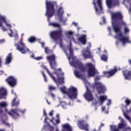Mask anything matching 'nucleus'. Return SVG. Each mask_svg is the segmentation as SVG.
<instances>
[{
	"instance_id": "obj_1",
	"label": "nucleus",
	"mask_w": 131,
	"mask_h": 131,
	"mask_svg": "<svg viewBox=\"0 0 131 131\" xmlns=\"http://www.w3.org/2000/svg\"><path fill=\"white\" fill-rule=\"evenodd\" d=\"M111 15L112 27L116 33L115 39H118L123 46H124L126 43H131L129 37L128 36H123L121 32V25H125V33H128L129 32V29L126 26V24L122 20L121 13L120 12L112 13Z\"/></svg>"
},
{
	"instance_id": "obj_2",
	"label": "nucleus",
	"mask_w": 131,
	"mask_h": 131,
	"mask_svg": "<svg viewBox=\"0 0 131 131\" xmlns=\"http://www.w3.org/2000/svg\"><path fill=\"white\" fill-rule=\"evenodd\" d=\"M70 63L71 66L80 69V71H85L86 68V69H88L87 72L89 77H93L95 76L96 74H98L97 70L92 62H88L86 63L85 67L83 66L82 62L78 60L76 61H72V62L70 61Z\"/></svg>"
},
{
	"instance_id": "obj_3",
	"label": "nucleus",
	"mask_w": 131,
	"mask_h": 131,
	"mask_svg": "<svg viewBox=\"0 0 131 131\" xmlns=\"http://www.w3.org/2000/svg\"><path fill=\"white\" fill-rule=\"evenodd\" d=\"M49 26H52L53 27L60 28L58 31H53V32H51L50 33V36L54 41L56 42V43H59L60 47H61L63 50H64V46L62 44V30L61 29L60 24H58V23H49Z\"/></svg>"
},
{
	"instance_id": "obj_4",
	"label": "nucleus",
	"mask_w": 131,
	"mask_h": 131,
	"mask_svg": "<svg viewBox=\"0 0 131 131\" xmlns=\"http://www.w3.org/2000/svg\"><path fill=\"white\" fill-rule=\"evenodd\" d=\"M60 91L68 95V97L71 99H76L78 94L77 88L74 86H70L67 90L66 87L64 86L60 88Z\"/></svg>"
},
{
	"instance_id": "obj_5",
	"label": "nucleus",
	"mask_w": 131,
	"mask_h": 131,
	"mask_svg": "<svg viewBox=\"0 0 131 131\" xmlns=\"http://www.w3.org/2000/svg\"><path fill=\"white\" fill-rule=\"evenodd\" d=\"M73 34H74V32H73V31H67L66 32H65V35L67 36H71L70 38V45L69 46H67V48H68L69 50H66V51L64 50L66 55L67 56V57L69 60L70 61L71 58L73 57V49L72 48L71 42L72 41H73L75 43H76L74 38L72 36V35H73ZM68 51H69V56L68 54Z\"/></svg>"
},
{
	"instance_id": "obj_6",
	"label": "nucleus",
	"mask_w": 131,
	"mask_h": 131,
	"mask_svg": "<svg viewBox=\"0 0 131 131\" xmlns=\"http://www.w3.org/2000/svg\"><path fill=\"white\" fill-rule=\"evenodd\" d=\"M5 113L3 112L2 110H0V119L3 121V124L10 126V124L7 121V114H9L14 119H16V110H11V112H8L7 110L5 109Z\"/></svg>"
},
{
	"instance_id": "obj_7",
	"label": "nucleus",
	"mask_w": 131,
	"mask_h": 131,
	"mask_svg": "<svg viewBox=\"0 0 131 131\" xmlns=\"http://www.w3.org/2000/svg\"><path fill=\"white\" fill-rule=\"evenodd\" d=\"M101 79L100 77L99 76H97V77H95V83L92 85V87L93 89H96L97 90L98 93H103L106 91L107 88H106V86L102 82H100V81H98V80H100Z\"/></svg>"
},
{
	"instance_id": "obj_8",
	"label": "nucleus",
	"mask_w": 131,
	"mask_h": 131,
	"mask_svg": "<svg viewBox=\"0 0 131 131\" xmlns=\"http://www.w3.org/2000/svg\"><path fill=\"white\" fill-rule=\"evenodd\" d=\"M56 5V2H46V13L45 15L48 17V21H50V17L53 16L55 13L54 5Z\"/></svg>"
},
{
	"instance_id": "obj_9",
	"label": "nucleus",
	"mask_w": 131,
	"mask_h": 131,
	"mask_svg": "<svg viewBox=\"0 0 131 131\" xmlns=\"http://www.w3.org/2000/svg\"><path fill=\"white\" fill-rule=\"evenodd\" d=\"M3 23L5 24V25L7 28H8L11 32V33H9V35L10 37H12L13 34V32L12 30H11V28H12L11 23L10 20H7L6 16H4V15H1L0 14V28H1L2 30L3 31H7L6 28L3 26Z\"/></svg>"
},
{
	"instance_id": "obj_10",
	"label": "nucleus",
	"mask_w": 131,
	"mask_h": 131,
	"mask_svg": "<svg viewBox=\"0 0 131 131\" xmlns=\"http://www.w3.org/2000/svg\"><path fill=\"white\" fill-rule=\"evenodd\" d=\"M42 68V69H45V70H46V71H47V73H48V74L49 75V76H50V77H51V78H52L53 80H54V81L55 82V83H56L57 84H58V83H59V84H61L62 83H64V73H61V74H57L56 73V72H54L55 74H56V75H57V79H58V81H57V79H56L55 77H54L53 73H51L50 72V71H49L48 69H47V67H46V66H41Z\"/></svg>"
},
{
	"instance_id": "obj_11",
	"label": "nucleus",
	"mask_w": 131,
	"mask_h": 131,
	"mask_svg": "<svg viewBox=\"0 0 131 131\" xmlns=\"http://www.w3.org/2000/svg\"><path fill=\"white\" fill-rule=\"evenodd\" d=\"M83 83L85 84V87L86 88V90L84 94V97L86 99V100H88V101H91L93 100L94 97L93 96V94L91 91V90H89L88 89V86H90V83L86 79H82Z\"/></svg>"
},
{
	"instance_id": "obj_12",
	"label": "nucleus",
	"mask_w": 131,
	"mask_h": 131,
	"mask_svg": "<svg viewBox=\"0 0 131 131\" xmlns=\"http://www.w3.org/2000/svg\"><path fill=\"white\" fill-rule=\"evenodd\" d=\"M15 46L16 47L17 50H18V51H20L23 54L29 51V49L27 48L26 44L24 43L22 38L18 43L15 44Z\"/></svg>"
},
{
	"instance_id": "obj_13",
	"label": "nucleus",
	"mask_w": 131,
	"mask_h": 131,
	"mask_svg": "<svg viewBox=\"0 0 131 131\" xmlns=\"http://www.w3.org/2000/svg\"><path fill=\"white\" fill-rule=\"evenodd\" d=\"M119 119L121 120V122L119 123L118 125V128L115 125H111V131H120L119 129L126 127L127 124L123 118H121V117L120 116L119 117ZM123 131H125V130H123Z\"/></svg>"
},
{
	"instance_id": "obj_14",
	"label": "nucleus",
	"mask_w": 131,
	"mask_h": 131,
	"mask_svg": "<svg viewBox=\"0 0 131 131\" xmlns=\"http://www.w3.org/2000/svg\"><path fill=\"white\" fill-rule=\"evenodd\" d=\"M92 47V44L91 42L88 43V46L86 47L85 49H83L81 51L82 56L84 58H90L91 57H93V55L91 53L90 49Z\"/></svg>"
},
{
	"instance_id": "obj_15",
	"label": "nucleus",
	"mask_w": 131,
	"mask_h": 131,
	"mask_svg": "<svg viewBox=\"0 0 131 131\" xmlns=\"http://www.w3.org/2000/svg\"><path fill=\"white\" fill-rule=\"evenodd\" d=\"M64 13V10L62 7H59L57 10V14H55V16L58 17V20L62 23V25H66V21L67 20V17H64L63 14Z\"/></svg>"
},
{
	"instance_id": "obj_16",
	"label": "nucleus",
	"mask_w": 131,
	"mask_h": 131,
	"mask_svg": "<svg viewBox=\"0 0 131 131\" xmlns=\"http://www.w3.org/2000/svg\"><path fill=\"white\" fill-rule=\"evenodd\" d=\"M93 4L97 14L99 15L103 13L101 0H97V5L96 4L95 0H94Z\"/></svg>"
},
{
	"instance_id": "obj_17",
	"label": "nucleus",
	"mask_w": 131,
	"mask_h": 131,
	"mask_svg": "<svg viewBox=\"0 0 131 131\" xmlns=\"http://www.w3.org/2000/svg\"><path fill=\"white\" fill-rule=\"evenodd\" d=\"M47 60H48L51 69L53 70H56L57 63L56 62V56L54 54L52 55H49L47 57Z\"/></svg>"
},
{
	"instance_id": "obj_18",
	"label": "nucleus",
	"mask_w": 131,
	"mask_h": 131,
	"mask_svg": "<svg viewBox=\"0 0 131 131\" xmlns=\"http://www.w3.org/2000/svg\"><path fill=\"white\" fill-rule=\"evenodd\" d=\"M78 125L80 129H83L86 131H89V125L86 123V121L83 120L78 121Z\"/></svg>"
},
{
	"instance_id": "obj_19",
	"label": "nucleus",
	"mask_w": 131,
	"mask_h": 131,
	"mask_svg": "<svg viewBox=\"0 0 131 131\" xmlns=\"http://www.w3.org/2000/svg\"><path fill=\"white\" fill-rule=\"evenodd\" d=\"M118 0H106V4L108 8H112L115 5H119Z\"/></svg>"
},
{
	"instance_id": "obj_20",
	"label": "nucleus",
	"mask_w": 131,
	"mask_h": 131,
	"mask_svg": "<svg viewBox=\"0 0 131 131\" xmlns=\"http://www.w3.org/2000/svg\"><path fill=\"white\" fill-rule=\"evenodd\" d=\"M6 81L8 82V84L11 86V87H14V86L16 84V79L12 76L7 78V79H6Z\"/></svg>"
},
{
	"instance_id": "obj_21",
	"label": "nucleus",
	"mask_w": 131,
	"mask_h": 131,
	"mask_svg": "<svg viewBox=\"0 0 131 131\" xmlns=\"http://www.w3.org/2000/svg\"><path fill=\"white\" fill-rule=\"evenodd\" d=\"M117 71V68L115 67V68L111 70V71H108V72H103V74L105 77H109L114 75V74H115Z\"/></svg>"
},
{
	"instance_id": "obj_22",
	"label": "nucleus",
	"mask_w": 131,
	"mask_h": 131,
	"mask_svg": "<svg viewBox=\"0 0 131 131\" xmlns=\"http://www.w3.org/2000/svg\"><path fill=\"white\" fill-rule=\"evenodd\" d=\"M15 97L13 99V100L11 102V105L12 106H14L15 105L17 106L19 104L20 100L17 98V96L16 94V93H14Z\"/></svg>"
},
{
	"instance_id": "obj_23",
	"label": "nucleus",
	"mask_w": 131,
	"mask_h": 131,
	"mask_svg": "<svg viewBox=\"0 0 131 131\" xmlns=\"http://www.w3.org/2000/svg\"><path fill=\"white\" fill-rule=\"evenodd\" d=\"M62 131H72V127L70 124L67 123L62 125Z\"/></svg>"
},
{
	"instance_id": "obj_24",
	"label": "nucleus",
	"mask_w": 131,
	"mask_h": 131,
	"mask_svg": "<svg viewBox=\"0 0 131 131\" xmlns=\"http://www.w3.org/2000/svg\"><path fill=\"white\" fill-rule=\"evenodd\" d=\"M7 91L5 88L3 87L0 88V99L4 98L5 96L7 95Z\"/></svg>"
},
{
	"instance_id": "obj_25",
	"label": "nucleus",
	"mask_w": 131,
	"mask_h": 131,
	"mask_svg": "<svg viewBox=\"0 0 131 131\" xmlns=\"http://www.w3.org/2000/svg\"><path fill=\"white\" fill-rule=\"evenodd\" d=\"M107 95H101L99 97L98 99V103L99 105H102L103 104L104 101L107 99Z\"/></svg>"
},
{
	"instance_id": "obj_26",
	"label": "nucleus",
	"mask_w": 131,
	"mask_h": 131,
	"mask_svg": "<svg viewBox=\"0 0 131 131\" xmlns=\"http://www.w3.org/2000/svg\"><path fill=\"white\" fill-rule=\"evenodd\" d=\"M78 41L81 42L82 44L85 45L86 43V35H82L78 38Z\"/></svg>"
},
{
	"instance_id": "obj_27",
	"label": "nucleus",
	"mask_w": 131,
	"mask_h": 131,
	"mask_svg": "<svg viewBox=\"0 0 131 131\" xmlns=\"http://www.w3.org/2000/svg\"><path fill=\"white\" fill-rule=\"evenodd\" d=\"M123 75L124 76L125 79H131V71H123Z\"/></svg>"
},
{
	"instance_id": "obj_28",
	"label": "nucleus",
	"mask_w": 131,
	"mask_h": 131,
	"mask_svg": "<svg viewBox=\"0 0 131 131\" xmlns=\"http://www.w3.org/2000/svg\"><path fill=\"white\" fill-rule=\"evenodd\" d=\"M12 54L11 53H9V54L7 55L6 58V61L5 63L6 64H8L10 63L12 60Z\"/></svg>"
},
{
	"instance_id": "obj_29",
	"label": "nucleus",
	"mask_w": 131,
	"mask_h": 131,
	"mask_svg": "<svg viewBox=\"0 0 131 131\" xmlns=\"http://www.w3.org/2000/svg\"><path fill=\"white\" fill-rule=\"evenodd\" d=\"M43 129H49L50 131H53L54 128V127H53V126L50 125L49 123H47V125H46V126H43Z\"/></svg>"
},
{
	"instance_id": "obj_30",
	"label": "nucleus",
	"mask_w": 131,
	"mask_h": 131,
	"mask_svg": "<svg viewBox=\"0 0 131 131\" xmlns=\"http://www.w3.org/2000/svg\"><path fill=\"white\" fill-rule=\"evenodd\" d=\"M74 73L75 76H76V77H77V78H82L83 76L82 74H81V73L78 71L75 70L74 71Z\"/></svg>"
},
{
	"instance_id": "obj_31",
	"label": "nucleus",
	"mask_w": 131,
	"mask_h": 131,
	"mask_svg": "<svg viewBox=\"0 0 131 131\" xmlns=\"http://www.w3.org/2000/svg\"><path fill=\"white\" fill-rule=\"evenodd\" d=\"M51 122L53 123V124H59L60 123V121L59 119H55V118H52V120H51Z\"/></svg>"
},
{
	"instance_id": "obj_32",
	"label": "nucleus",
	"mask_w": 131,
	"mask_h": 131,
	"mask_svg": "<svg viewBox=\"0 0 131 131\" xmlns=\"http://www.w3.org/2000/svg\"><path fill=\"white\" fill-rule=\"evenodd\" d=\"M126 0H124L125 1ZM126 7L129 9V12H131V0H127V6Z\"/></svg>"
},
{
	"instance_id": "obj_33",
	"label": "nucleus",
	"mask_w": 131,
	"mask_h": 131,
	"mask_svg": "<svg viewBox=\"0 0 131 131\" xmlns=\"http://www.w3.org/2000/svg\"><path fill=\"white\" fill-rule=\"evenodd\" d=\"M130 111H131V108H130ZM123 115L124 116V117L126 118V119L128 120V121L131 124V118H130L129 116H128L126 113H125L124 111H123Z\"/></svg>"
},
{
	"instance_id": "obj_34",
	"label": "nucleus",
	"mask_w": 131,
	"mask_h": 131,
	"mask_svg": "<svg viewBox=\"0 0 131 131\" xmlns=\"http://www.w3.org/2000/svg\"><path fill=\"white\" fill-rule=\"evenodd\" d=\"M60 103L63 108H67V106L68 105V103H67L66 101H60Z\"/></svg>"
},
{
	"instance_id": "obj_35",
	"label": "nucleus",
	"mask_w": 131,
	"mask_h": 131,
	"mask_svg": "<svg viewBox=\"0 0 131 131\" xmlns=\"http://www.w3.org/2000/svg\"><path fill=\"white\" fill-rule=\"evenodd\" d=\"M7 103L6 101H2L0 102V108L5 107L7 106Z\"/></svg>"
},
{
	"instance_id": "obj_36",
	"label": "nucleus",
	"mask_w": 131,
	"mask_h": 131,
	"mask_svg": "<svg viewBox=\"0 0 131 131\" xmlns=\"http://www.w3.org/2000/svg\"><path fill=\"white\" fill-rule=\"evenodd\" d=\"M107 59V55H103L101 56V59L104 61H106Z\"/></svg>"
},
{
	"instance_id": "obj_37",
	"label": "nucleus",
	"mask_w": 131,
	"mask_h": 131,
	"mask_svg": "<svg viewBox=\"0 0 131 131\" xmlns=\"http://www.w3.org/2000/svg\"><path fill=\"white\" fill-rule=\"evenodd\" d=\"M35 40H36V38H35V37H31L30 38H29L28 40L29 42H34Z\"/></svg>"
},
{
	"instance_id": "obj_38",
	"label": "nucleus",
	"mask_w": 131,
	"mask_h": 131,
	"mask_svg": "<svg viewBox=\"0 0 131 131\" xmlns=\"http://www.w3.org/2000/svg\"><path fill=\"white\" fill-rule=\"evenodd\" d=\"M13 37H15L14 41H15L16 40H18V35L17 33H15L14 35H13Z\"/></svg>"
},
{
	"instance_id": "obj_39",
	"label": "nucleus",
	"mask_w": 131,
	"mask_h": 131,
	"mask_svg": "<svg viewBox=\"0 0 131 131\" xmlns=\"http://www.w3.org/2000/svg\"><path fill=\"white\" fill-rule=\"evenodd\" d=\"M125 101L127 105L130 104L131 102V100H130V99H128V98H126Z\"/></svg>"
},
{
	"instance_id": "obj_40",
	"label": "nucleus",
	"mask_w": 131,
	"mask_h": 131,
	"mask_svg": "<svg viewBox=\"0 0 131 131\" xmlns=\"http://www.w3.org/2000/svg\"><path fill=\"white\" fill-rule=\"evenodd\" d=\"M42 74L43 75V76L44 77V80L45 81V82H47L48 80L47 79V77H46L45 73H43V72H42Z\"/></svg>"
},
{
	"instance_id": "obj_41",
	"label": "nucleus",
	"mask_w": 131,
	"mask_h": 131,
	"mask_svg": "<svg viewBox=\"0 0 131 131\" xmlns=\"http://www.w3.org/2000/svg\"><path fill=\"white\" fill-rule=\"evenodd\" d=\"M49 89L50 90H53L54 89H55V88L53 86H52L51 85H49Z\"/></svg>"
},
{
	"instance_id": "obj_42",
	"label": "nucleus",
	"mask_w": 131,
	"mask_h": 131,
	"mask_svg": "<svg viewBox=\"0 0 131 131\" xmlns=\"http://www.w3.org/2000/svg\"><path fill=\"white\" fill-rule=\"evenodd\" d=\"M45 50L46 53H48V52L49 51V49L48 47H45Z\"/></svg>"
},
{
	"instance_id": "obj_43",
	"label": "nucleus",
	"mask_w": 131,
	"mask_h": 131,
	"mask_svg": "<svg viewBox=\"0 0 131 131\" xmlns=\"http://www.w3.org/2000/svg\"><path fill=\"white\" fill-rule=\"evenodd\" d=\"M106 104L107 105H110L111 104V99H108Z\"/></svg>"
},
{
	"instance_id": "obj_44",
	"label": "nucleus",
	"mask_w": 131,
	"mask_h": 131,
	"mask_svg": "<svg viewBox=\"0 0 131 131\" xmlns=\"http://www.w3.org/2000/svg\"><path fill=\"white\" fill-rule=\"evenodd\" d=\"M107 29L109 32V35H111V28H110V27H108Z\"/></svg>"
},
{
	"instance_id": "obj_45",
	"label": "nucleus",
	"mask_w": 131,
	"mask_h": 131,
	"mask_svg": "<svg viewBox=\"0 0 131 131\" xmlns=\"http://www.w3.org/2000/svg\"><path fill=\"white\" fill-rule=\"evenodd\" d=\"M42 56H39L38 57H36L35 59H37V60H39L40 59H42Z\"/></svg>"
},
{
	"instance_id": "obj_46",
	"label": "nucleus",
	"mask_w": 131,
	"mask_h": 131,
	"mask_svg": "<svg viewBox=\"0 0 131 131\" xmlns=\"http://www.w3.org/2000/svg\"><path fill=\"white\" fill-rule=\"evenodd\" d=\"M126 131H131V128H130V127H127L126 128Z\"/></svg>"
},
{
	"instance_id": "obj_47",
	"label": "nucleus",
	"mask_w": 131,
	"mask_h": 131,
	"mask_svg": "<svg viewBox=\"0 0 131 131\" xmlns=\"http://www.w3.org/2000/svg\"><path fill=\"white\" fill-rule=\"evenodd\" d=\"M72 24H73V25H74L76 27H77V26H78L77 23H75V21H73V23H72Z\"/></svg>"
},
{
	"instance_id": "obj_48",
	"label": "nucleus",
	"mask_w": 131,
	"mask_h": 131,
	"mask_svg": "<svg viewBox=\"0 0 131 131\" xmlns=\"http://www.w3.org/2000/svg\"><path fill=\"white\" fill-rule=\"evenodd\" d=\"M43 115H45V116H47V113L46 112L45 110H43Z\"/></svg>"
},
{
	"instance_id": "obj_49",
	"label": "nucleus",
	"mask_w": 131,
	"mask_h": 131,
	"mask_svg": "<svg viewBox=\"0 0 131 131\" xmlns=\"http://www.w3.org/2000/svg\"><path fill=\"white\" fill-rule=\"evenodd\" d=\"M103 24H105V23H106V20H105V17H103Z\"/></svg>"
},
{
	"instance_id": "obj_50",
	"label": "nucleus",
	"mask_w": 131,
	"mask_h": 131,
	"mask_svg": "<svg viewBox=\"0 0 131 131\" xmlns=\"http://www.w3.org/2000/svg\"><path fill=\"white\" fill-rule=\"evenodd\" d=\"M53 113V111H51V112H50V113H49V115H50V116H52Z\"/></svg>"
},
{
	"instance_id": "obj_51",
	"label": "nucleus",
	"mask_w": 131,
	"mask_h": 131,
	"mask_svg": "<svg viewBox=\"0 0 131 131\" xmlns=\"http://www.w3.org/2000/svg\"><path fill=\"white\" fill-rule=\"evenodd\" d=\"M105 106H102V108H101L102 111V112H104V111L105 110Z\"/></svg>"
},
{
	"instance_id": "obj_52",
	"label": "nucleus",
	"mask_w": 131,
	"mask_h": 131,
	"mask_svg": "<svg viewBox=\"0 0 131 131\" xmlns=\"http://www.w3.org/2000/svg\"><path fill=\"white\" fill-rule=\"evenodd\" d=\"M55 131H60L58 127H56V129H55Z\"/></svg>"
},
{
	"instance_id": "obj_53",
	"label": "nucleus",
	"mask_w": 131,
	"mask_h": 131,
	"mask_svg": "<svg viewBox=\"0 0 131 131\" xmlns=\"http://www.w3.org/2000/svg\"><path fill=\"white\" fill-rule=\"evenodd\" d=\"M4 42H5L4 39L0 40V43H4Z\"/></svg>"
},
{
	"instance_id": "obj_54",
	"label": "nucleus",
	"mask_w": 131,
	"mask_h": 131,
	"mask_svg": "<svg viewBox=\"0 0 131 131\" xmlns=\"http://www.w3.org/2000/svg\"><path fill=\"white\" fill-rule=\"evenodd\" d=\"M59 114H57V115H56V117H57V119H59Z\"/></svg>"
},
{
	"instance_id": "obj_55",
	"label": "nucleus",
	"mask_w": 131,
	"mask_h": 131,
	"mask_svg": "<svg viewBox=\"0 0 131 131\" xmlns=\"http://www.w3.org/2000/svg\"><path fill=\"white\" fill-rule=\"evenodd\" d=\"M41 45H42V47H44L45 43H43V42H42L41 43Z\"/></svg>"
},
{
	"instance_id": "obj_56",
	"label": "nucleus",
	"mask_w": 131,
	"mask_h": 131,
	"mask_svg": "<svg viewBox=\"0 0 131 131\" xmlns=\"http://www.w3.org/2000/svg\"><path fill=\"white\" fill-rule=\"evenodd\" d=\"M46 101H47V103H48V104H50L51 103H50V102L49 101V100H48V99H46Z\"/></svg>"
},
{
	"instance_id": "obj_57",
	"label": "nucleus",
	"mask_w": 131,
	"mask_h": 131,
	"mask_svg": "<svg viewBox=\"0 0 131 131\" xmlns=\"http://www.w3.org/2000/svg\"><path fill=\"white\" fill-rule=\"evenodd\" d=\"M47 119H48V118L46 117V118H45V122H46V123H47Z\"/></svg>"
},
{
	"instance_id": "obj_58",
	"label": "nucleus",
	"mask_w": 131,
	"mask_h": 131,
	"mask_svg": "<svg viewBox=\"0 0 131 131\" xmlns=\"http://www.w3.org/2000/svg\"><path fill=\"white\" fill-rule=\"evenodd\" d=\"M51 95H52V97H55V95L53 93H51Z\"/></svg>"
},
{
	"instance_id": "obj_59",
	"label": "nucleus",
	"mask_w": 131,
	"mask_h": 131,
	"mask_svg": "<svg viewBox=\"0 0 131 131\" xmlns=\"http://www.w3.org/2000/svg\"><path fill=\"white\" fill-rule=\"evenodd\" d=\"M31 57H32V58H34V54H33L32 55H31Z\"/></svg>"
},
{
	"instance_id": "obj_60",
	"label": "nucleus",
	"mask_w": 131,
	"mask_h": 131,
	"mask_svg": "<svg viewBox=\"0 0 131 131\" xmlns=\"http://www.w3.org/2000/svg\"><path fill=\"white\" fill-rule=\"evenodd\" d=\"M2 66V61H1V59L0 58V67H1Z\"/></svg>"
},
{
	"instance_id": "obj_61",
	"label": "nucleus",
	"mask_w": 131,
	"mask_h": 131,
	"mask_svg": "<svg viewBox=\"0 0 131 131\" xmlns=\"http://www.w3.org/2000/svg\"><path fill=\"white\" fill-rule=\"evenodd\" d=\"M102 126H104V124L101 123L100 127H102Z\"/></svg>"
},
{
	"instance_id": "obj_62",
	"label": "nucleus",
	"mask_w": 131,
	"mask_h": 131,
	"mask_svg": "<svg viewBox=\"0 0 131 131\" xmlns=\"http://www.w3.org/2000/svg\"><path fill=\"white\" fill-rule=\"evenodd\" d=\"M128 62H129V63L131 64V59H130L129 60H128Z\"/></svg>"
},
{
	"instance_id": "obj_63",
	"label": "nucleus",
	"mask_w": 131,
	"mask_h": 131,
	"mask_svg": "<svg viewBox=\"0 0 131 131\" xmlns=\"http://www.w3.org/2000/svg\"><path fill=\"white\" fill-rule=\"evenodd\" d=\"M118 43H119V42H116V45H118Z\"/></svg>"
},
{
	"instance_id": "obj_64",
	"label": "nucleus",
	"mask_w": 131,
	"mask_h": 131,
	"mask_svg": "<svg viewBox=\"0 0 131 131\" xmlns=\"http://www.w3.org/2000/svg\"><path fill=\"white\" fill-rule=\"evenodd\" d=\"M93 131H98V130H96V129H94Z\"/></svg>"
}]
</instances>
